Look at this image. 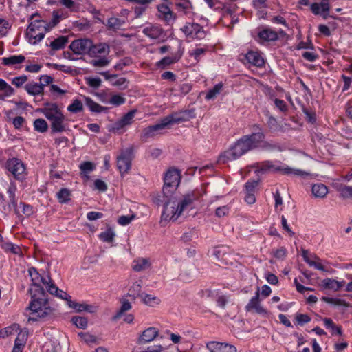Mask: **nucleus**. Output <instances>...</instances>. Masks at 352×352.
I'll list each match as a JSON object with an SVG mask.
<instances>
[{"instance_id": "1", "label": "nucleus", "mask_w": 352, "mask_h": 352, "mask_svg": "<svg viewBox=\"0 0 352 352\" xmlns=\"http://www.w3.org/2000/svg\"><path fill=\"white\" fill-rule=\"evenodd\" d=\"M29 273L32 276L33 283L28 290L32 298L28 307L31 311L28 321L35 322L51 315L53 312V309L48 305L47 294L44 289L40 285V283L45 286L48 292L50 286L55 285V284L48 274L41 276L34 267L29 270Z\"/></svg>"}, {"instance_id": "2", "label": "nucleus", "mask_w": 352, "mask_h": 352, "mask_svg": "<svg viewBox=\"0 0 352 352\" xmlns=\"http://www.w3.org/2000/svg\"><path fill=\"white\" fill-rule=\"evenodd\" d=\"M252 129L254 132L250 135L242 136L227 150L221 153L218 157V163L226 164L236 160L248 152L258 148L265 149H272L274 148V145L265 141V135L258 124L253 125Z\"/></svg>"}, {"instance_id": "3", "label": "nucleus", "mask_w": 352, "mask_h": 352, "mask_svg": "<svg viewBox=\"0 0 352 352\" xmlns=\"http://www.w3.org/2000/svg\"><path fill=\"white\" fill-rule=\"evenodd\" d=\"M202 194L199 190H195L185 194L177 206L175 202H172L171 197L164 199V210L161 217V222L175 221L182 214V212L192 207L193 202L197 200Z\"/></svg>"}, {"instance_id": "4", "label": "nucleus", "mask_w": 352, "mask_h": 352, "mask_svg": "<svg viewBox=\"0 0 352 352\" xmlns=\"http://www.w3.org/2000/svg\"><path fill=\"white\" fill-rule=\"evenodd\" d=\"M50 121L52 133H63L68 129V123L56 103H46L39 110Z\"/></svg>"}, {"instance_id": "5", "label": "nucleus", "mask_w": 352, "mask_h": 352, "mask_svg": "<svg viewBox=\"0 0 352 352\" xmlns=\"http://www.w3.org/2000/svg\"><path fill=\"white\" fill-rule=\"evenodd\" d=\"M183 120H184L176 113L168 116L164 118L160 122L144 129L140 135V140L142 142H147L149 139L153 138L159 134L161 130L164 129L173 124L179 123Z\"/></svg>"}, {"instance_id": "6", "label": "nucleus", "mask_w": 352, "mask_h": 352, "mask_svg": "<svg viewBox=\"0 0 352 352\" xmlns=\"http://www.w3.org/2000/svg\"><path fill=\"white\" fill-rule=\"evenodd\" d=\"M256 172L258 174H263L268 172H281L284 175L293 174L301 177L308 175L307 173L300 169H294L287 165L276 164L271 161H265L261 163H257Z\"/></svg>"}, {"instance_id": "7", "label": "nucleus", "mask_w": 352, "mask_h": 352, "mask_svg": "<svg viewBox=\"0 0 352 352\" xmlns=\"http://www.w3.org/2000/svg\"><path fill=\"white\" fill-rule=\"evenodd\" d=\"M164 186L162 189L164 199L172 197L180 182V173L177 169H169L164 178Z\"/></svg>"}, {"instance_id": "8", "label": "nucleus", "mask_w": 352, "mask_h": 352, "mask_svg": "<svg viewBox=\"0 0 352 352\" xmlns=\"http://www.w3.org/2000/svg\"><path fill=\"white\" fill-rule=\"evenodd\" d=\"M6 167L16 180L23 182L28 175L24 163L18 158H12L7 160Z\"/></svg>"}, {"instance_id": "9", "label": "nucleus", "mask_w": 352, "mask_h": 352, "mask_svg": "<svg viewBox=\"0 0 352 352\" xmlns=\"http://www.w3.org/2000/svg\"><path fill=\"white\" fill-rule=\"evenodd\" d=\"M133 158V149L132 147L123 149L117 156V168L121 175L127 173L131 167V162Z\"/></svg>"}, {"instance_id": "10", "label": "nucleus", "mask_w": 352, "mask_h": 352, "mask_svg": "<svg viewBox=\"0 0 352 352\" xmlns=\"http://www.w3.org/2000/svg\"><path fill=\"white\" fill-rule=\"evenodd\" d=\"M184 34L190 38L201 40L206 37V32L203 26L197 23H186L181 28Z\"/></svg>"}, {"instance_id": "11", "label": "nucleus", "mask_w": 352, "mask_h": 352, "mask_svg": "<svg viewBox=\"0 0 352 352\" xmlns=\"http://www.w3.org/2000/svg\"><path fill=\"white\" fill-rule=\"evenodd\" d=\"M278 38V33L268 27H258L256 29V36L255 40L264 44L267 42L276 41Z\"/></svg>"}, {"instance_id": "12", "label": "nucleus", "mask_w": 352, "mask_h": 352, "mask_svg": "<svg viewBox=\"0 0 352 352\" xmlns=\"http://www.w3.org/2000/svg\"><path fill=\"white\" fill-rule=\"evenodd\" d=\"M91 47V41L88 38L76 39L72 42L69 49L76 54L83 55L88 54Z\"/></svg>"}, {"instance_id": "13", "label": "nucleus", "mask_w": 352, "mask_h": 352, "mask_svg": "<svg viewBox=\"0 0 352 352\" xmlns=\"http://www.w3.org/2000/svg\"><path fill=\"white\" fill-rule=\"evenodd\" d=\"M142 32L151 39L164 41L166 37L165 31L157 25L149 24L143 29Z\"/></svg>"}, {"instance_id": "14", "label": "nucleus", "mask_w": 352, "mask_h": 352, "mask_svg": "<svg viewBox=\"0 0 352 352\" xmlns=\"http://www.w3.org/2000/svg\"><path fill=\"white\" fill-rule=\"evenodd\" d=\"M206 347L210 352H236L234 346L216 341L208 342Z\"/></svg>"}, {"instance_id": "15", "label": "nucleus", "mask_w": 352, "mask_h": 352, "mask_svg": "<svg viewBox=\"0 0 352 352\" xmlns=\"http://www.w3.org/2000/svg\"><path fill=\"white\" fill-rule=\"evenodd\" d=\"M245 309L247 311L254 310L256 313L261 315H266L267 314V310L260 304L259 288L257 289V291L255 293V296L250 300Z\"/></svg>"}, {"instance_id": "16", "label": "nucleus", "mask_w": 352, "mask_h": 352, "mask_svg": "<svg viewBox=\"0 0 352 352\" xmlns=\"http://www.w3.org/2000/svg\"><path fill=\"white\" fill-rule=\"evenodd\" d=\"M310 9L315 15L322 14V17L326 19L328 17V12L330 10L329 1L322 0L320 3H314L311 4Z\"/></svg>"}, {"instance_id": "17", "label": "nucleus", "mask_w": 352, "mask_h": 352, "mask_svg": "<svg viewBox=\"0 0 352 352\" xmlns=\"http://www.w3.org/2000/svg\"><path fill=\"white\" fill-rule=\"evenodd\" d=\"M245 59L249 63L257 67H263L265 65L263 54L258 51H249L245 54Z\"/></svg>"}, {"instance_id": "18", "label": "nucleus", "mask_w": 352, "mask_h": 352, "mask_svg": "<svg viewBox=\"0 0 352 352\" xmlns=\"http://www.w3.org/2000/svg\"><path fill=\"white\" fill-rule=\"evenodd\" d=\"M137 113L136 109H133L126 113L120 120L114 123L113 126V131H119L126 126L131 125L133 122V118Z\"/></svg>"}, {"instance_id": "19", "label": "nucleus", "mask_w": 352, "mask_h": 352, "mask_svg": "<svg viewBox=\"0 0 352 352\" xmlns=\"http://www.w3.org/2000/svg\"><path fill=\"white\" fill-rule=\"evenodd\" d=\"M205 2L208 5L210 8H220L222 6V9L224 10L225 13L232 15L235 10L236 5L234 3H225L222 4L218 0H204Z\"/></svg>"}, {"instance_id": "20", "label": "nucleus", "mask_w": 352, "mask_h": 352, "mask_svg": "<svg viewBox=\"0 0 352 352\" xmlns=\"http://www.w3.org/2000/svg\"><path fill=\"white\" fill-rule=\"evenodd\" d=\"M345 285V281H338L333 278H327L321 281L320 286L325 289H331L334 292L339 291Z\"/></svg>"}, {"instance_id": "21", "label": "nucleus", "mask_w": 352, "mask_h": 352, "mask_svg": "<svg viewBox=\"0 0 352 352\" xmlns=\"http://www.w3.org/2000/svg\"><path fill=\"white\" fill-rule=\"evenodd\" d=\"M158 335V331L155 327H148L145 329L138 339L139 344H145L153 341Z\"/></svg>"}, {"instance_id": "22", "label": "nucleus", "mask_w": 352, "mask_h": 352, "mask_svg": "<svg viewBox=\"0 0 352 352\" xmlns=\"http://www.w3.org/2000/svg\"><path fill=\"white\" fill-rule=\"evenodd\" d=\"M109 51V46L106 43H101L97 45H93L91 43L89 55L92 57H97L102 54H108Z\"/></svg>"}, {"instance_id": "23", "label": "nucleus", "mask_w": 352, "mask_h": 352, "mask_svg": "<svg viewBox=\"0 0 352 352\" xmlns=\"http://www.w3.org/2000/svg\"><path fill=\"white\" fill-rule=\"evenodd\" d=\"M158 16L166 23H169L175 19L174 15L170 8L165 4L157 6Z\"/></svg>"}, {"instance_id": "24", "label": "nucleus", "mask_w": 352, "mask_h": 352, "mask_svg": "<svg viewBox=\"0 0 352 352\" xmlns=\"http://www.w3.org/2000/svg\"><path fill=\"white\" fill-rule=\"evenodd\" d=\"M125 23L126 20L124 19L112 16L107 20V23H105V25L109 30L117 31L121 30Z\"/></svg>"}, {"instance_id": "25", "label": "nucleus", "mask_w": 352, "mask_h": 352, "mask_svg": "<svg viewBox=\"0 0 352 352\" xmlns=\"http://www.w3.org/2000/svg\"><path fill=\"white\" fill-rule=\"evenodd\" d=\"M181 54H175L173 56H166L156 63L155 65L158 69H164L169 65L177 63L181 58Z\"/></svg>"}, {"instance_id": "26", "label": "nucleus", "mask_w": 352, "mask_h": 352, "mask_svg": "<svg viewBox=\"0 0 352 352\" xmlns=\"http://www.w3.org/2000/svg\"><path fill=\"white\" fill-rule=\"evenodd\" d=\"M67 17L66 13H64L63 11L60 10H54L52 12V19L51 21L47 23V28H46L47 31H50L52 28L55 27L62 19H65Z\"/></svg>"}, {"instance_id": "27", "label": "nucleus", "mask_w": 352, "mask_h": 352, "mask_svg": "<svg viewBox=\"0 0 352 352\" xmlns=\"http://www.w3.org/2000/svg\"><path fill=\"white\" fill-rule=\"evenodd\" d=\"M25 89L30 95H41L43 93L44 85H39L37 82H30L25 85Z\"/></svg>"}, {"instance_id": "28", "label": "nucleus", "mask_w": 352, "mask_h": 352, "mask_svg": "<svg viewBox=\"0 0 352 352\" xmlns=\"http://www.w3.org/2000/svg\"><path fill=\"white\" fill-rule=\"evenodd\" d=\"M150 266L151 263L148 258H139L133 261L132 267L135 272H141L149 268Z\"/></svg>"}, {"instance_id": "29", "label": "nucleus", "mask_w": 352, "mask_h": 352, "mask_svg": "<svg viewBox=\"0 0 352 352\" xmlns=\"http://www.w3.org/2000/svg\"><path fill=\"white\" fill-rule=\"evenodd\" d=\"M175 8L179 12H183L188 15L192 12V5L189 0H179L175 3Z\"/></svg>"}, {"instance_id": "30", "label": "nucleus", "mask_w": 352, "mask_h": 352, "mask_svg": "<svg viewBox=\"0 0 352 352\" xmlns=\"http://www.w3.org/2000/svg\"><path fill=\"white\" fill-rule=\"evenodd\" d=\"M25 57L22 55H12L9 57H3L1 58L2 64L4 65H14L24 62Z\"/></svg>"}, {"instance_id": "31", "label": "nucleus", "mask_w": 352, "mask_h": 352, "mask_svg": "<svg viewBox=\"0 0 352 352\" xmlns=\"http://www.w3.org/2000/svg\"><path fill=\"white\" fill-rule=\"evenodd\" d=\"M311 192L315 197L324 198L328 193V189L323 184H316L312 186Z\"/></svg>"}, {"instance_id": "32", "label": "nucleus", "mask_w": 352, "mask_h": 352, "mask_svg": "<svg viewBox=\"0 0 352 352\" xmlns=\"http://www.w3.org/2000/svg\"><path fill=\"white\" fill-rule=\"evenodd\" d=\"M68 42V38L65 36H60L52 41L50 46L53 51H58L65 47Z\"/></svg>"}, {"instance_id": "33", "label": "nucleus", "mask_w": 352, "mask_h": 352, "mask_svg": "<svg viewBox=\"0 0 352 352\" xmlns=\"http://www.w3.org/2000/svg\"><path fill=\"white\" fill-rule=\"evenodd\" d=\"M85 104L89 107L91 111L95 113H101L107 111L108 110L107 107L101 106L89 97H85Z\"/></svg>"}, {"instance_id": "34", "label": "nucleus", "mask_w": 352, "mask_h": 352, "mask_svg": "<svg viewBox=\"0 0 352 352\" xmlns=\"http://www.w3.org/2000/svg\"><path fill=\"white\" fill-rule=\"evenodd\" d=\"M46 28H47V23L45 21L35 20L29 24L26 32H37L41 29H45L44 32H47Z\"/></svg>"}, {"instance_id": "35", "label": "nucleus", "mask_w": 352, "mask_h": 352, "mask_svg": "<svg viewBox=\"0 0 352 352\" xmlns=\"http://www.w3.org/2000/svg\"><path fill=\"white\" fill-rule=\"evenodd\" d=\"M49 293L60 299L65 300L67 303L69 302V300L72 298L71 296L67 294L65 292L59 289L56 285L50 286Z\"/></svg>"}, {"instance_id": "36", "label": "nucleus", "mask_w": 352, "mask_h": 352, "mask_svg": "<svg viewBox=\"0 0 352 352\" xmlns=\"http://www.w3.org/2000/svg\"><path fill=\"white\" fill-rule=\"evenodd\" d=\"M46 32H26V36L28 38L30 43L36 45L40 42L45 36Z\"/></svg>"}, {"instance_id": "37", "label": "nucleus", "mask_w": 352, "mask_h": 352, "mask_svg": "<svg viewBox=\"0 0 352 352\" xmlns=\"http://www.w3.org/2000/svg\"><path fill=\"white\" fill-rule=\"evenodd\" d=\"M321 300L327 303L331 304L334 306L345 307H349V304L346 300L342 298L322 296L321 298Z\"/></svg>"}, {"instance_id": "38", "label": "nucleus", "mask_w": 352, "mask_h": 352, "mask_svg": "<svg viewBox=\"0 0 352 352\" xmlns=\"http://www.w3.org/2000/svg\"><path fill=\"white\" fill-rule=\"evenodd\" d=\"M223 87V84L222 82L217 83L208 91L205 98L208 100L214 99L221 92Z\"/></svg>"}, {"instance_id": "39", "label": "nucleus", "mask_w": 352, "mask_h": 352, "mask_svg": "<svg viewBox=\"0 0 352 352\" xmlns=\"http://www.w3.org/2000/svg\"><path fill=\"white\" fill-rule=\"evenodd\" d=\"M67 305L74 309L76 311L80 312L82 311H86L91 312L92 306L85 304V303H78L75 301H72V298L69 300V302H67Z\"/></svg>"}, {"instance_id": "40", "label": "nucleus", "mask_w": 352, "mask_h": 352, "mask_svg": "<svg viewBox=\"0 0 352 352\" xmlns=\"http://www.w3.org/2000/svg\"><path fill=\"white\" fill-rule=\"evenodd\" d=\"M72 193L67 188H61L57 193L56 197L60 204H66L71 199Z\"/></svg>"}, {"instance_id": "41", "label": "nucleus", "mask_w": 352, "mask_h": 352, "mask_svg": "<svg viewBox=\"0 0 352 352\" xmlns=\"http://www.w3.org/2000/svg\"><path fill=\"white\" fill-rule=\"evenodd\" d=\"M141 284L138 282H135L130 287L127 295L132 298L133 300H135L137 297H141L142 294H141Z\"/></svg>"}, {"instance_id": "42", "label": "nucleus", "mask_w": 352, "mask_h": 352, "mask_svg": "<svg viewBox=\"0 0 352 352\" xmlns=\"http://www.w3.org/2000/svg\"><path fill=\"white\" fill-rule=\"evenodd\" d=\"M121 304L122 305L120 307V309L117 312V314L113 316V320L119 319L124 315V312L131 309V302L129 301V300H126V298H122L121 300Z\"/></svg>"}, {"instance_id": "43", "label": "nucleus", "mask_w": 352, "mask_h": 352, "mask_svg": "<svg viewBox=\"0 0 352 352\" xmlns=\"http://www.w3.org/2000/svg\"><path fill=\"white\" fill-rule=\"evenodd\" d=\"M34 128L38 132L44 133L47 131L48 125L44 119L38 118L34 122Z\"/></svg>"}, {"instance_id": "44", "label": "nucleus", "mask_w": 352, "mask_h": 352, "mask_svg": "<svg viewBox=\"0 0 352 352\" xmlns=\"http://www.w3.org/2000/svg\"><path fill=\"white\" fill-rule=\"evenodd\" d=\"M116 234L113 230L111 228L107 229L106 231L101 232L99 238L104 242L111 243L113 241Z\"/></svg>"}, {"instance_id": "45", "label": "nucleus", "mask_w": 352, "mask_h": 352, "mask_svg": "<svg viewBox=\"0 0 352 352\" xmlns=\"http://www.w3.org/2000/svg\"><path fill=\"white\" fill-rule=\"evenodd\" d=\"M72 323L76 325L78 328L86 329L87 327V319L85 317L74 316L72 318Z\"/></svg>"}, {"instance_id": "46", "label": "nucleus", "mask_w": 352, "mask_h": 352, "mask_svg": "<svg viewBox=\"0 0 352 352\" xmlns=\"http://www.w3.org/2000/svg\"><path fill=\"white\" fill-rule=\"evenodd\" d=\"M59 3L71 12H76L79 9V4L73 0H60Z\"/></svg>"}, {"instance_id": "47", "label": "nucleus", "mask_w": 352, "mask_h": 352, "mask_svg": "<svg viewBox=\"0 0 352 352\" xmlns=\"http://www.w3.org/2000/svg\"><path fill=\"white\" fill-rule=\"evenodd\" d=\"M126 102V98L122 94H115L113 95L110 100H109V103L111 104L114 106H120L121 104H124Z\"/></svg>"}, {"instance_id": "48", "label": "nucleus", "mask_w": 352, "mask_h": 352, "mask_svg": "<svg viewBox=\"0 0 352 352\" xmlns=\"http://www.w3.org/2000/svg\"><path fill=\"white\" fill-rule=\"evenodd\" d=\"M140 298L145 304L149 306H153L155 304H158L160 301L157 297L144 293H142Z\"/></svg>"}, {"instance_id": "49", "label": "nucleus", "mask_w": 352, "mask_h": 352, "mask_svg": "<svg viewBox=\"0 0 352 352\" xmlns=\"http://www.w3.org/2000/svg\"><path fill=\"white\" fill-rule=\"evenodd\" d=\"M109 63L110 60L105 56H103L99 58L91 60L90 64L94 67H103L107 66Z\"/></svg>"}, {"instance_id": "50", "label": "nucleus", "mask_w": 352, "mask_h": 352, "mask_svg": "<svg viewBox=\"0 0 352 352\" xmlns=\"http://www.w3.org/2000/svg\"><path fill=\"white\" fill-rule=\"evenodd\" d=\"M83 105L79 100H74L73 102L68 106L67 110L72 113H78L82 110Z\"/></svg>"}, {"instance_id": "51", "label": "nucleus", "mask_w": 352, "mask_h": 352, "mask_svg": "<svg viewBox=\"0 0 352 352\" xmlns=\"http://www.w3.org/2000/svg\"><path fill=\"white\" fill-rule=\"evenodd\" d=\"M340 196L344 199L352 198V186H343L338 189Z\"/></svg>"}, {"instance_id": "52", "label": "nucleus", "mask_w": 352, "mask_h": 352, "mask_svg": "<svg viewBox=\"0 0 352 352\" xmlns=\"http://www.w3.org/2000/svg\"><path fill=\"white\" fill-rule=\"evenodd\" d=\"M87 84L94 88L98 89L101 86L102 80L99 77H90L86 78Z\"/></svg>"}, {"instance_id": "53", "label": "nucleus", "mask_w": 352, "mask_h": 352, "mask_svg": "<svg viewBox=\"0 0 352 352\" xmlns=\"http://www.w3.org/2000/svg\"><path fill=\"white\" fill-rule=\"evenodd\" d=\"M0 91H6L7 96H12L14 91V89L1 78H0Z\"/></svg>"}, {"instance_id": "54", "label": "nucleus", "mask_w": 352, "mask_h": 352, "mask_svg": "<svg viewBox=\"0 0 352 352\" xmlns=\"http://www.w3.org/2000/svg\"><path fill=\"white\" fill-rule=\"evenodd\" d=\"M267 122L269 128L272 131H278L280 130V127L278 124L276 119L274 117L272 116H269Z\"/></svg>"}, {"instance_id": "55", "label": "nucleus", "mask_w": 352, "mask_h": 352, "mask_svg": "<svg viewBox=\"0 0 352 352\" xmlns=\"http://www.w3.org/2000/svg\"><path fill=\"white\" fill-rule=\"evenodd\" d=\"M28 80V76L25 75H22L20 76H16L12 78V83L15 85L16 87H21L26 81Z\"/></svg>"}, {"instance_id": "56", "label": "nucleus", "mask_w": 352, "mask_h": 352, "mask_svg": "<svg viewBox=\"0 0 352 352\" xmlns=\"http://www.w3.org/2000/svg\"><path fill=\"white\" fill-rule=\"evenodd\" d=\"M20 206L22 207V212L24 215H25L26 217H30L31 216L33 212H34V210H33V207L29 204H27L24 202H21L19 204Z\"/></svg>"}, {"instance_id": "57", "label": "nucleus", "mask_w": 352, "mask_h": 352, "mask_svg": "<svg viewBox=\"0 0 352 352\" xmlns=\"http://www.w3.org/2000/svg\"><path fill=\"white\" fill-rule=\"evenodd\" d=\"M296 320L298 324L304 325L311 321V318L307 314H298L296 316Z\"/></svg>"}, {"instance_id": "58", "label": "nucleus", "mask_w": 352, "mask_h": 352, "mask_svg": "<svg viewBox=\"0 0 352 352\" xmlns=\"http://www.w3.org/2000/svg\"><path fill=\"white\" fill-rule=\"evenodd\" d=\"M258 185L257 181H248L245 185V193H254V189Z\"/></svg>"}, {"instance_id": "59", "label": "nucleus", "mask_w": 352, "mask_h": 352, "mask_svg": "<svg viewBox=\"0 0 352 352\" xmlns=\"http://www.w3.org/2000/svg\"><path fill=\"white\" fill-rule=\"evenodd\" d=\"M287 253V250L285 248L281 247L280 248H278L274 251L273 255L275 258L278 259H283L285 258Z\"/></svg>"}, {"instance_id": "60", "label": "nucleus", "mask_w": 352, "mask_h": 352, "mask_svg": "<svg viewBox=\"0 0 352 352\" xmlns=\"http://www.w3.org/2000/svg\"><path fill=\"white\" fill-rule=\"evenodd\" d=\"M135 218V215H131V216H121L119 217L118 220V223L121 226H126L129 225L131 221Z\"/></svg>"}, {"instance_id": "61", "label": "nucleus", "mask_w": 352, "mask_h": 352, "mask_svg": "<svg viewBox=\"0 0 352 352\" xmlns=\"http://www.w3.org/2000/svg\"><path fill=\"white\" fill-rule=\"evenodd\" d=\"M132 63L130 58H124L122 59L115 65V69L117 70H122L124 67L129 65Z\"/></svg>"}, {"instance_id": "62", "label": "nucleus", "mask_w": 352, "mask_h": 352, "mask_svg": "<svg viewBox=\"0 0 352 352\" xmlns=\"http://www.w3.org/2000/svg\"><path fill=\"white\" fill-rule=\"evenodd\" d=\"M80 168L84 173H89L94 169V166L90 162H85L80 164Z\"/></svg>"}, {"instance_id": "63", "label": "nucleus", "mask_w": 352, "mask_h": 352, "mask_svg": "<svg viewBox=\"0 0 352 352\" xmlns=\"http://www.w3.org/2000/svg\"><path fill=\"white\" fill-rule=\"evenodd\" d=\"M274 104L280 111L286 112L287 111V105L283 100L276 98L274 100Z\"/></svg>"}, {"instance_id": "64", "label": "nucleus", "mask_w": 352, "mask_h": 352, "mask_svg": "<svg viewBox=\"0 0 352 352\" xmlns=\"http://www.w3.org/2000/svg\"><path fill=\"white\" fill-rule=\"evenodd\" d=\"M94 186H95L96 189H97L101 192H104L107 189V186L106 183L104 181L99 179L95 180Z\"/></svg>"}]
</instances>
